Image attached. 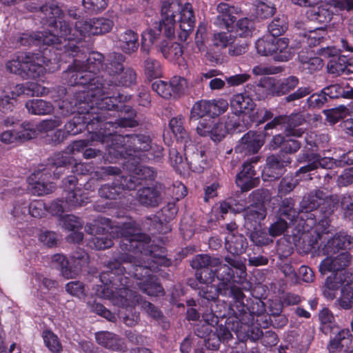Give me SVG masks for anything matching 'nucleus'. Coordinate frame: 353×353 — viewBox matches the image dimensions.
Masks as SVG:
<instances>
[{"label": "nucleus", "mask_w": 353, "mask_h": 353, "mask_svg": "<svg viewBox=\"0 0 353 353\" xmlns=\"http://www.w3.org/2000/svg\"><path fill=\"white\" fill-rule=\"evenodd\" d=\"M41 13L46 18L49 31L39 32L36 35L37 44L52 47L59 56L61 61H67L70 56L79 55V48L83 46L81 39L92 35L108 33L113 28L114 22L104 17L93 18L76 22L72 25L63 20L64 12L56 4H45L39 7Z\"/></svg>", "instance_id": "f257e3e1"}, {"label": "nucleus", "mask_w": 353, "mask_h": 353, "mask_svg": "<svg viewBox=\"0 0 353 353\" xmlns=\"http://www.w3.org/2000/svg\"><path fill=\"white\" fill-rule=\"evenodd\" d=\"M123 109L117 110L116 117H111L105 123L104 131H101L102 134V143H105L109 150H117L121 154L124 152L126 163L134 159L144 160L145 157L154 156L150 150L152 139L150 136L143 134H121L117 132L119 128H133L138 125V122L134 119L137 115L136 111L129 105L122 106Z\"/></svg>", "instance_id": "f03ea898"}, {"label": "nucleus", "mask_w": 353, "mask_h": 353, "mask_svg": "<svg viewBox=\"0 0 353 353\" xmlns=\"http://www.w3.org/2000/svg\"><path fill=\"white\" fill-rule=\"evenodd\" d=\"M84 39L78 44L83 46L79 48V54L69 57L73 59V63L63 72L62 79L69 86L81 85L103 97L106 88L105 80L97 74L103 70L104 56L98 52H90V44L83 41Z\"/></svg>", "instance_id": "7ed1b4c3"}, {"label": "nucleus", "mask_w": 353, "mask_h": 353, "mask_svg": "<svg viewBox=\"0 0 353 353\" xmlns=\"http://www.w3.org/2000/svg\"><path fill=\"white\" fill-rule=\"evenodd\" d=\"M228 264L220 265L216 269L217 285L212 284L214 279L208 281L198 280L200 285L197 288L201 303L214 302L219 295L231 298L234 303L243 296L242 289L236 284L242 283L247 273L245 265L234 258H225Z\"/></svg>", "instance_id": "20e7f679"}, {"label": "nucleus", "mask_w": 353, "mask_h": 353, "mask_svg": "<svg viewBox=\"0 0 353 353\" xmlns=\"http://www.w3.org/2000/svg\"><path fill=\"white\" fill-rule=\"evenodd\" d=\"M229 314L232 323H236L232 327L238 331L242 325L246 326L256 325L259 328H267L271 324V319L265 312V305L259 299H248L243 294L242 298L234 303H230Z\"/></svg>", "instance_id": "39448f33"}, {"label": "nucleus", "mask_w": 353, "mask_h": 353, "mask_svg": "<svg viewBox=\"0 0 353 353\" xmlns=\"http://www.w3.org/2000/svg\"><path fill=\"white\" fill-rule=\"evenodd\" d=\"M94 92L85 88L75 92L72 97H67L61 101L59 105L61 114L63 117H68L97 110L114 111V108H118L114 97H100Z\"/></svg>", "instance_id": "423d86ee"}, {"label": "nucleus", "mask_w": 353, "mask_h": 353, "mask_svg": "<svg viewBox=\"0 0 353 353\" xmlns=\"http://www.w3.org/2000/svg\"><path fill=\"white\" fill-rule=\"evenodd\" d=\"M117 110L114 111L97 110L81 112L76 114L64 125V130L68 135H77L88 130L92 134V137L102 143L103 137L101 131H104L105 123L111 117H116Z\"/></svg>", "instance_id": "0eeeda50"}, {"label": "nucleus", "mask_w": 353, "mask_h": 353, "mask_svg": "<svg viewBox=\"0 0 353 353\" xmlns=\"http://www.w3.org/2000/svg\"><path fill=\"white\" fill-rule=\"evenodd\" d=\"M176 2V0H161L162 19L153 28H148L142 33L141 51L148 54L150 46L160 39L163 30L166 38L172 39L174 37L175 12L172 6Z\"/></svg>", "instance_id": "6e6552de"}, {"label": "nucleus", "mask_w": 353, "mask_h": 353, "mask_svg": "<svg viewBox=\"0 0 353 353\" xmlns=\"http://www.w3.org/2000/svg\"><path fill=\"white\" fill-rule=\"evenodd\" d=\"M299 78L294 75L279 79L271 85L272 95L284 97V103L294 105L296 101L307 97L313 91L309 85L299 87Z\"/></svg>", "instance_id": "1a4fd4ad"}, {"label": "nucleus", "mask_w": 353, "mask_h": 353, "mask_svg": "<svg viewBox=\"0 0 353 353\" xmlns=\"http://www.w3.org/2000/svg\"><path fill=\"white\" fill-rule=\"evenodd\" d=\"M330 222H290L288 223V236L293 241H299L303 236L309 245L315 247L324 234L330 232Z\"/></svg>", "instance_id": "9d476101"}, {"label": "nucleus", "mask_w": 353, "mask_h": 353, "mask_svg": "<svg viewBox=\"0 0 353 353\" xmlns=\"http://www.w3.org/2000/svg\"><path fill=\"white\" fill-rule=\"evenodd\" d=\"M137 83V73L131 68L123 69L120 72L119 76L114 77V80H105V87L103 97H112L115 99V103L118 105L117 110H122V106H125L124 102L130 99V94H125L117 91V87H130Z\"/></svg>", "instance_id": "9b49d317"}, {"label": "nucleus", "mask_w": 353, "mask_h": 353, "mask_svg": "<svg viewBox=\"0 0 353 353\" xmlns=\"http://www.w3.org/2000/svg\"><path fill=\"white\" fill-rule=\"evenodd\" d=\"M288 45V39L267 36L259 39L255 43V48L262 56L272 55L276 61H287L292 58Z\"/></svg>", "instance_id": "f8f14e48"}, {"label": "nucleus", "mask_w": 353, "mask_h": 353, "mask_svg": "<svg viewBox=\"0 0 353 353\" xmlns=\"http://www.w3.org/2000/svg\"><path fill=\"white\" fill-rule=\"evenodd\" d=\"M30 53L22 52L16 59L6 63V68L11 73L19 75L23 79H37L44 74V67L33 61Z\"/></svg>", "instance_id": "ddd939ff"}, {"label": "nucleus", "mask_w": 353, "mask_h": 353, "mask_svg": "<svg viewBox=\"0 0 353 353\" xmlns=\"http://www.w3.org/2000/svg\"><path fill=\"white\" fill-rule=\"evenodd\" d=\"M292 161L290 156L283 153H276L266 158L265 165L262 171L264 181H271L279 179L286 172V167Z\"/></svg>", "instance_id": "4468645a"}, {"label": "nucleus", "mask_w": 353, "mask_h": 353, "mask_svg": "<svg viewBox=\"0 0 353 353\" xmlns=\"http://www.w3.org/2000/svg\"><path fill=\"white\" fill-rule=\"evenodd\" d=\"M96 295L101 298L110 299L114 304L119 306H132L138 301L137 295L132 291L127 288H122L117 292H113L108 284L97 286Z\"/></svg>", "instance_id": "2eb2a0df"}, {"label": "nucleus", "mask_w": 353, "mask_h": 353, "mask_svg": "<svg viewBox=\"0 0 353 353\" xmlns=\"http://www.w3.org/2000/svg\"><path fill=\"white\" fill-rule=\"evenodd\" d=\"M132 177L121 176L112 183L103 184L99 189V195L103 199L116 200L120 199L124 190H135L136 181Z\"/></svg>", "instance_id": "dca6fc26"}, {"label": "nucleus", "mask_w": 353, "mask_h": 353, "mask_svg": "<svg viewBox=\"0 0 353 353\" xmlns=\"http://www.w3.org/2000/svg\"><path fill=\"white\" fill-rule=\"evenodd\" d=\"M259 160V157H254L246 161L243 164L242 170L237 174L236 183L243 192H248L259 184L260 179L256 176L254 166Z\"/></svg>", "instance_id": "f3484780"}, {"label": "nucleus", "mask_w": 353, "mask_h": 353, "mask_svg": "<svg viewBox=\"0 0 353 353\" xmlns=\"http://www.w3.org/2000/svg\"><path fill=\"white\" fill-rule=\"evenodd\" d=\"M74 158L68 152H61L54 154L48 159L47 163L41 167L54 179H59L62 174L68 170L74 163Z\"/></svg>", "instance_id": "a211bd4d"}, {"label": "nucleus", "mask_w": 353, "mask_h": 353, "mask_svg": "<svg viewBox=\"0 0 353 353\" xmlns=\"http://www.w3.org/2000/svg\"><path fill=\"white\" fill-rule=\"evenodd\" d=\"M157 154L150 157H145L144 160L134 159L130 161L129 163H124V165L126 166L127 169L133 172V174L127 176L126 177L133 178V181H136L135 189L138 184H141V181L143 180H154L156 177V172L153 168L142 165L141 161H146L154 158H159L161 156V150L157 147Z\"/></svg>", "instance_id": "6ab92c4d"}, {"label": "nucleus", "mask_w": 353, "mask_h": 353, "mask_svg": "<svg viewBox=\"0 0 353 353\" xmlns=\"http://www.w3.org/2000/svg\"><path fill=\"white\" fill-rule=\"evenodd\" d=\"M221 264L219 258L212 257L208 254H199L196 256L191 261V266L196 270V278L197 280L208 281L216 276V270H212L211 268Z\"/></svg>", "instance_id": "aec40b11"}, {"label": "nucleus", "mask_w": 353, "mask_h": 353, "mask_svg": "<svg viewBox=\"0 0 353 353\" xmlns=\"http://www.w3.org/2000/svg\"><path fill=\"white\" fill-rule=\"evenodd\" d=\"M52 176L41 167L34 170L28 178L30 189L33 194L43 196L50 194L54 189V185L50 182Z\"/></svg>", "instance_id": "412c9836"}, {"label": "nucleus", "mask_w": 353, "mask_h": 353, "mask_svg": "<svg viewBox=\"0 0 353 353\" xmlns=\"http://www.w3.org/2000/svg\"><path fill=\"white\" fill-rule=\"evenodd\" d=\"M37 131L35 125L29 121L22 122L20 125V130L13 129L6 130L0 135L1 141L4 143H12L16 141L24 142L36 138Z\"/></svg>", "instance_id": "4be33fe9"}, {"label": "nucleus", "mask_w": 353, "mask_h": 353, "mask_svg": "<svg viewBox=\"0 0 353 353\" xmlns=\"http://www.w3.org/2000/svg\"><path fill=\"white\" fill-rule=\"evenodd\" d=\"M217 103L208 100H200L195 102L190 111V120L196 121L203 119L205 116L212 114L219 115L228 109V103L225 101Z\"/></svg>", "instance_id": "5701e85b"}, {"label": "nucleus", "mask_w": 353, "mask_h": 353, "mask_svg": "<svg viewBox=\"0 0 353 353\" xmlns=\"http://www.w3.org/2000/svg\"><path fill=\"white\" fill-rule=\"evenodd\" d=\"M351 254L347 252H342L336 256H327L324 259L319 265V271L325 274L327 272L346 273L343 270L350 264Z\"/></svg>", "instance_id": "b1692460"}, {"label": "nucleus", "mask_w": 353, "mask_h": 353, "mask_svg": "<svg viewBox=\"0 0 353 353\" xmlns=\"http://www.w3.org/2000/svg\"><path fill=\"white\" fill-rule=\"evenodd\" d=\"M230 319L232 318L230 317L226 321L228 325L230 323ZM232 339L233 336L230 331L229 325L227 326L221 324L216 326L214 332L211 333V334L204 340V345L208 350L216 351L219 350L221 343L231 347L232 344L230 343V341Z\"/></svg>", "instance_id": "393cba45"}, {"label": "nucleus", "mask_w": 353, "mask_h": 353, "mask_svg": "<svg viewBox=\"0 0 353 353\" xmlns=\"http://www.w3.org/2000/svg\"><path fill=\"white\" fill-rule=\"evenodd\" d=\"M352 247H353V236L347 232L340 231L328 239L322 249L323 254L329 255L341 250H350Z\"/></svg>", "instance_id": "a878e982"}, {"label": "nucleus", "mask_w": 353, "mask_h": 353, "mask_svg": "<svg viewBox=\"0 0 353 353\" xmlns=\"http://www.w3.org/2000/svg\"><path fill=\"white\" fill-rule=\"evenodd\" d=\"M179 28L181 32L178 33V39L185 41L190 32L193 30L195 23V17L191 3H185L179 11Z\"/></svg>", "instance_id": "bb28decb"}, {"label": "nucleus", "mask_w": 353, "mask_h": 353, "mask_svg": "<svg viewBox=\"0 0 353 353\" xmlns=\"http://www.w3.org/2000/svg\"><path fill=\"white\" fill-rule=\"evenodd\" d=\"M217 10L219 14L214 23L221 28H225L228 32L232 31L236 20V14L238 13V8L225 3H220L217 6Z\"/></svg>", "instance_id": "cd10ccee"}, {"label": "nucleus", "mask_w": 353, "mask_h": 353, "mask_svg": "<svg viewBox=\"0 0 353 353\" xmlns=\"http://www.w3.org/2000/svg\"><path fill=\"white\" fill-rule=\"evenodd\" d=\"M333 3H324L319 6H312L307 10L305 15L308 20L326 26L332 19L334 10Z\"/></svg>", "instance_id": "c85d7f7f"}, {"label": "nucleus", "mask_w": 353, "mask_h": 353, "mask_svg": "<svg viewBox=\"0 0 353 353\" xmlns=\"http://www.w3.org/2000/svg\"><path fill=\"white\" fill-rule=\"evenodd\" d=\"M263 190H256L252 192V199L259 202V204L251 205L246 208L244 213L245 221H263L266 216V209L263 203Z\"/></svg>", "instance_id": "c756f323"}, {"label": "nucleus", "mask_w": 353, "mask_h": 353, "mask_svg": "<svg viewBox=\"0 0 353 353\" xmlns=\"http://www.w3.org/2000/svg\"><path fill=\"white\" fill-rule=\"evenodd\" d=\"M347 273H333L325 281L323 289V295L330 299H334L339 288H341L344 290L345 286L350 285V281L347 280Z\"/></svg>", "instance_id": "7c9ffc66"}, {"label": "nucleus", "mask_w": 353, "mask_h": 353, "mask_svg": "<svg viewBox=\"0 0 353 353\" xmlns=\"http://www.w3.org/2000/svg\"><path fill=\"white\" fill-rule=\"evenodd\" d=\"M125 59V57L119 52L110 53L106 59L104 58L102 71L108 76V80H114V77L119 76L120 72L124 69Z\"/></svg>", "instance_id": "2f4dec72"}, {"label": "nucleus", "mask_w": 353, "mask_h": 353, "mask_svg": "<svg viewBox=\"0 0 353 353\" xmlns=\"http://www.w3.org/2000/svg\"><path fill=\"white\" fill-rule=\"evenodd\" d=\"M136 198L141 205L151 208L158 206L162 199L161 192L155 186L139 188L137 192Z\"/></svg>", "instance_id": "473e14b6"}, {"label": "nucleus", "mask_w": 353, "mask_h": 353, "mask_svg": "<svg viewBox=\"0 0 353 353\" xmlns=\"http://www.w3.org/2000/svg\"><path fill=\"white\" fill-rule=\"evenodd\" d=\"M263 143L262 134L256 132L249 131L241 139L239 148L241 152H243L246 154H252L257 153Z\"/></svg>", "instance_id": "72a5a7b5"}, {"label": "nucleus", "mask_w": 353, "mask_h": 353, "mask_svg": "<svg viewBox=\"0 0 353 353\" xmlns=\"http://www.w3.org/2000/svg\"><path fill=\"white\" fill-rule=\"evenodd\" d=\"M255 106L252 98L245 93L234 94L230 99V108L235 115L249 114L254 110Z\"/></svg>", "instance_id": "f704fd0d"}, {"label": "nucleus", "mask_w": 353, "mask_h": 353, "mask_svg": "<svg viewBox=\"0 0 353 353\" xmlns=\"http://www.w3.org/2000/svg\"><path fill=\"white\" fill-rule=\"evenodd\" d=\"M353 335L348 329H343L331 337L327 344V349L329 353L347 351L352 344Z\"/></svg>", "instance_id": "c9c22d12"}, {"label": "nucleus", "mask_w": 353, "mask_h": 353, "mask_svg": "<svg viewBox=\"0 0 353 353\" xmlns=\"http://www.w3.org/2000/svg\"><path fill=\"white\" fill-rule=\"evenodd\" d=\"M327 68L330 74L336 76L353 73V64L344 55L332 56L327 63Z\"/></svg>", "instance_id": "e433bc0d"}, {"label": "nucleus", "mask_w": 353, "mask_h": 353, "mask_svg": "<svg viewBox=\"0 0 353 353\" xmlns=\"http://www.w3.org/2000/svg\"><path fill=\"white\" fill-rule=\"evenodd\" d=\"M29 213L32 217L41 219L45 214L44 203L40 201L31 203L28 206L26 203L14 205L11 211L13 218L22 219L21 215Z\"/></svg>", "instance_id": "4c0bfd02"}, {"label": "nucleus", "mask_w": 353, "mask_h": 353, "mask_svg": "<svg viewBox=\"0 0 353 353\" xmlns=\"http://www.w3.org/2000/svg\"><path fill=\"white\" fill-rule=\"evenodd\" d=\"M285 130L287 137H301L305 133V129L300 126L305 121L304 118L299 114H292L290 116H283Z\"/></svg>", "instance_id": "58836bf2"}, {"label": "nucleus", "mask_w": 353, "mask_h": 353, "mask_svg": "<svg viewBox=\"0 0 353 353\" xmlns=\"http://www.w3.org/2000/svg\"><path fill=\"white\" fill-rule=\"evenodd\" d=\"M325 192L321 190H315L304 195L300 202L302 212H310L317 210L325 197Z\"/></svg>", "instance_id": "ea45409f"}, {"label": "nucleus", "mask_w": 353, "mask_h": 353, "mask_svg": "<svg viewBox=\"0 0 353 353\" xmlns=\"http://www.w3.org/2000/svg\"><path fill=\"white\" fill-rule=\"evenodd\" d=\"M323 92L330 99H353V88L347 82L330 85L323 88Z\"/></svg>", "instance_id": "a19ab883"}, {"label": "nucleus", "mask_w": 353, "mask_h": 353, "mask_svg": "<svg viewBox=\"0 0 353 353\" xmlns=\"http://www.w3.org/2000/svg\"><path fill=\"white\" fill-rule=\"evenodd\" d=\"M225 246L232 254L240 255L246 250L247 239L243 234H228L225 237Z\"/></svg>", "instance_id": "79ce46f5"}, {"label": "nucleus", "mask_w": 353, "mask_h": 353, "mask_svg": "<svg viewBox=\"0 0 353 353\" xmlns=\"http://www.w3.org/2000/svg\"><path fill=\"white\" fill-rule=\"evenodd\" d=\"M178 148H183L184 151V156L185 160L187 161L189 169L194 172H200L203 171L202 168H197L196 165L192 162H189L187 157V150L189 149L190 146L193 147L192 141L190 138L188 132L185 130V128L178 125Z\"/></svg>", "instance_id": "37998d69"}, {"label": "nucleus", "mask_w": 353, "mask_h": 353, "mask_svg": "<svg viewBox=\"0 0 353 353\" xmlns=\"http://www.w3.org/2000/svg\"><path fill=\"white\" fill-rule=\"evenodd\" d=\"M218 317L214 314L204 316V323L197 324L194 327V334L204 340L214 332L218 325Z\"/></svg>", "instance_id": "c03bdc74"}, {"label": "nucleus", "mask_w": 353, "mask_h": 353, "mask_svg": "<svg viewBox=\"0 0 353 353\" xmlns=\"http://www.w3.org/2000/svg\"><path fill=\"white\" fill-rule=\"evenodd\" d=\"M174 79L175 77L168 82L163 80L155 81L152 84V88L162 98L170 99L173 97L174 99L176 94V83Z\"/></svg>", "instance_id": "a18cd8bd"}, {"label": "nucleus", "mask_w": 353, "mask_h": 353, "mask_svg": "<svg viewBox=\"0 0 353 353\" xmlns=\"http://www.w3.org/2000/svg\"><path fill=\"white\" fill-rule=\"evenodd\" d=\"M121 49L126 54H131L139 48V35L132 30H126L119 38Z\"/></svg>", "instance_id": "49530a36"}, {"label": "nucleus", "mask_w": 353, "mask_h": 353, "mask_svg": "<svg viewBox=\"0 0 353 353\" xmlns=\"http://www.w3.org/2000/svg\"><path fill=\"white\" fill-rule=\"evenodd\" d=\"M26 108L29 113L37 115L49 114L54 110L51 102L38 99L28 100L26 103Z\"/></svg>", "instance_id": "de8ad7c7"}, {"label": "nucleus", "mask_w": 353, "mask_h": 353, "mask_svg": "<svg viewBox=\"0 0 353 353\" xmlns=\"http://www.w3.org/2000/svg\"><path fill=\"white\" fill-rule=\"evenodd\" d=\"M65 203L70 207L82 206L89 203L88 193L82 188L74 189L65 193Z\"/></svg>", "instance_id": "09e8293b"}, {"label": "nucleus", "mask_w": 353, "mask_h": 353, "mask_svg": "<svg viewBox=\"0 0 353 353\" xmlns=\"http://www.w3.org/2000/svg\"><path fill=\"white\" fill-rule=\"evenodd\" d=\"M301 62L300 68L306 74H313L323 67V61L318 57L299 56Z\"/></svg>", "instance_id": "8fccbe9b"}, {"label": "nucleus", "mask_w": 353, "mask_h": 353, "mask_svg": "<svg viewBox=\"0 0 353 353\" xmlns=\"http://www.w3.org/2000/svg\"><path fill=\"white\" fill-rule=\"evenodd\" d=\"M298 216L293 201L291 199H284L277 212V221H297Z\"/></svg>", "instance_id": "3c124183"}, {"label": "nucleus", "mask_w": 353, "mask_h": 353, "mask_svg": "<svg viewBox=\"0 0 353 353\" xmlns=\"http://www.w3.org/2000/svg\"><path fill=\"white\" fill-rule=\"evenodd\" d=\"M288 29V19L284 14L275 17L268 26L270 35L275 38L283 34Z\"/></svg>", "instance_id": "603ef678"}, {"label": "nucleus", "mask_w": 353, "mask_h": 353, "mask_svg": "<svg viewBox=\"0 0 353 353\" xmlns=\"http://www.w3.org/2000/svg\"><path fill=\"white\" fill-rule=\"evenodd\" d=\"M64 201L61 200L52 201L48 206V212L54 216L59 218V221H79L78 218L72 214H65Z\"/></svg>", "instance_id": "864d4df0"}, {"label": "nucleus", "mask_w": 353, "mask_h": 353, "mask_svg": "<svg viewBox=\"0 0 353 353\" xmlns=\"http://www.w3.org/2000/svg\"><path fill=\"white\" fill-rule=\"evenodd\" d=\"M325 30L324 28H316L314 30L305 32L301 42L305 43L309 47H314L319 45L324 39Z\"/></svg>", "instance_id": "5fc2aeb1"}, {"label": "nucleus", "mask_w": 353, "mask_h": 353, "mask_svg": "<svg viewBox=\"0 0 353 353\" xmlns=\"http://www.w3.org/2000/svg\"><path fill=\"white\" fill-rule=\"evenodd\" d=\"M144 72L148 79H158L162 75V69L159 61L148 58L144 62Z\"/></svg>", "instance_id": "6e6d98bb"}, {"label": "nucleus", "mask_w": 353, "mask_h": 353, "mask_svg": "<svg viewBox=\"0 0 353 353\" xmlns=\"http://www.w3.org/2000/svg\"><path fill=\"white\" fill-rule=\"evenodd\" d=\"M319 320L321 321L320 328L325 334L332 332L336 327L334 317L327 308H323L321 311L319 313Z\"/></svg>", "instance_id": "4d7b16f0"}, {"label": "nucleus", "mask_w": 353, "mask_h": 353, "mask_svg": "<svg viewBox=\"0 0 353 353\" xmlns=\"http://www.w3.org/2000/svg\"><path fill=\"white\" fill-rule=\"evenodd\" d=\"M96 340L99 344L112 350H118L119 340L112 333L100 332L96 334Z\"/></svg>", "instance_id": "13d9d810"}, {"label": "nucleus", "mask_w": 353, "mask_h": 353, "mask_svg": "<svg viewBox=\"0 0 353 353\" xmlns=\"http://www.w3.org/2000/svg\"><path fill=\"white\" fill-rule=\"evenodd\" d=\"M108 5V0H82L85 12L90 14H97L103 11Z\"/></svg>", "instance_id": "bf43d9fd"}, {"label": "nucleus", "mask_w": 353, "mask_h": 353, "mask_svg": "<svg viewBox=\"0 0 353 353\" xmlns=\"http://www.w3.org/2000/svg\"><path fill=\"white\" fill-rule=\"evenodd\" d=\"M298 179L290 174L282 178L278 187V194L279 196H284L290 193L298 185Z\"/></svg>", "instance_id": "052dcab7"}, {"label": "nucleus", "mask_w": 353, "mask_h": 353, "mask_svg": "<svg viewBox=\"0 0 353 353\" xmlns=\"http://www.w3.org/2000/svg\"><path fill=\"white\" fill-rule=\"evenodd\" d=\"M254 30L253 21L247 17L240 19L237 21L235 33L236 37L246 38L250 37Z\"/></svg>", "instance_id": "680f3d73"}, {"label": "nucleus", "mask_w": 353, "mask_h": 353, "mask_svg": "<svg viewBox=\"0 0 353 353\" xmlns=\"http://www.w3.org/2000/svg\"><path fill=\"white\" fill-rule=\"evenodd\" d=\"M336 209V203L334 202L330 199H327L325 195L323 201H322L321 205L316 210V213L319 212L321 215V218L319 221H330L329 218Z\"/></svg>", "instance_id": "e2e57ef3"}, {"label": "nucleus", "mask_w": 353, "mask_h": 353, "mask_svg": "<svg viewBox=\"0 0 353 353\" xmlns=\"http://www.w3.org/2000/svg\"><path fill=\"white\" fill-rule=\"evenodd\" d=\"M43 341L46 347L53 353H60L62 345L57 335L50 330L43 332Z\"/></svg>", "instance_id": "0e129e2a"}, {"label": "nucleus", "mask_w": 353, "mask_h": 353, "mask_svg": "<svg viewBox=\"0 0 353 353\" xmlns=\"http://www.w3.org/2000/svg\"><path fill=\"white\" fill-rule=\"evenodd\" d=\"M254 6L256 7V14L261 19L269 18L275 13L276 8L270 3H266L263 0H256Z\"/></svg>", "instance_id": "69168bd1"}, {"label": "nucleus", "mask_w": 353, "mask_h": 353, "mask_svg": "<svg viewBox=\"0 0 353 353\" xmlns=\"http://www.w3.org/2000/svg\"><path fill=\"white\" fill-rule=\"evenodd\" d=\"M269 236V232L268 233L265 230H254L251 232L250 239L254 245L261 247L273 242L272 239Z\"/></svg>", "instance_id": "338daca9"}, {"label": "nucleus", "mask_w": 353, "mask_h": 353, "mask_svg": "<svg viewBox=\"0 0 353 353\" xmlns=\"http://www.w3.org/2000/svg\"><path fill=\"white\" fill-rule=\"evenodd\" d=\"M340 203L344 218L348 221H353V195L343 194L340 199Z\"/></svg>", "instance_id": "774afa93"}]
</instances>
